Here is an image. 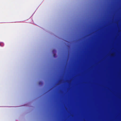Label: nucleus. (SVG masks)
Masks as SVG:
<instances>
[{"label":"nucleus","mask_w":121,"mask_h":121,"mask_svg":"<svg viewBox=\"0 0 121 121\" xmlns=\"http://www.w3.org/2000/svg\"><path fill=\"white\" fill-rule=\"evenodd\" d=\"M39 85H41L43 84L42 82L41 81H40L39 83Z\"/></svg>","instance_id":"nucleus-1"},{"label":"nucleus","mask_w":121,"mask_h":121,"mask_svg":"<svg viewBox=\"0 0 121 121\" xmlns=\"http://www.w3.org/2000/svg\"><path fill=\"white\" fill-rule=\"evenodd\" d=\"M52 52H56V50H53L52 51Z\"/></svg>","instance_id":"nucleus-2"},{"label":"nucleus","mask_w":121,"mask_h":121,"mask_svg":"<svg viewBox=\"0 0 121 121\" xmlns=\"http://www.w3.org/2000/svg\"><path fill=\"white\" fill-rule=\"evenodd\" d=\"M53 56L54 57H55L56 56V54H54Z\"/></svg>","instance_id":"nucleus-3"}]
</instances>
